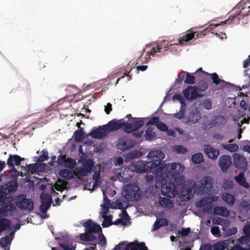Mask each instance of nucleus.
<instances>
[{
	"label": "nucleus",
	"mask_w": 250,
	"mask_h": 250,
	"mask_svg": "<svg viewBox=\"0 0 250 250\" xmlns=\"http://www.w3.org/2000/svg\"><path fill=\"white\" fill-rule=\"evenodd\" d=\"M211 232L213 235H218L220 234V231L218 227L214 226L211 228Z\"/></svg>",
	"instance_id": "61"
},
{
	"label": "nucleus",
	"mask_w": 250,
	"mask_h": 250,
	"mask_svg": "<svg viewBox=\"0 0 250 250\" xmlns=\"http://www.w3.org/2000/svg\"><path fill=\"white\" fill-rule=\"evenodd\" d=\"M42 152V154L39 156L38 159L39 162H44L49 158L48 152L46 150L43 149Z\"/></svg>",
	"instance_id": "43"
},
{
	"label": "nucleus",
	"mask_w": 250,
	"mask_h": 250,
	"mask_svg": "<svg viewBox=\"0 0 250 250\" xmlns=\"http://www.w3.org/2000/svg\"><path fill=\"white\" fill-rule=\"evenodd\" d=\"M160 120L159 118L156 116L150 118L149 121L147 123L146 125L148 126L149 125H156L158 124L159 123Z\"/></svg>",
	"instance_id": "45"
},
{
	"label": "nucleus",
	"mask_w": 250,
	"mask_h": 250,
	"mask_svg": "<svg viewBox=\"0 0 250 250\" xmlns=\"http://www.w3.org/2000/svg\"><path fill=\"white\" fill-rule=\"evenodd\" d=\"M123 250H136L135 243H130L125 247V249Z\"/></svg>",
	"instance_id": "58"
},
{
	"label": "nucleus",
	"mask_w": 250,
	"mask_h": 250,
	"mask_svg": "<svg viewBox=\"0 0 250 250\" xmlns=\"http://www.w3.org/2000/svg\"><path fill=\"white\" fill-rule=\"evenodd\" d=\"M14 163L13 155L10 154L7 160V165L9 167L11 172H14L16 174H19V172L15 167Z\"/></svg>",
	"instance_id": "32"
},
{
	"label": "nucleus",
	"mask_w": 250,
	"mask_h": 250,
	"mask_svg": "<svg viewBox=\"0 0 250 250\" xmlns=\"http://www.w3.org/2000/svg\"><path fill=\"white\" fill-rule=\"evenodd\" d=\"M100 177V172L98 170L95 171L93 174V179L95 180V182L93 185V188H95V186L97 185L96 181L99 179Z\"/></svg>",
	"instance_id": "50"
},
{
	"label": "nucleus",
	"mask_w": 250,
	"mask_h": 250,
	"mask_svg": "<svg viewBox=\"0 0 250 250\" xmlns=\"http://www.w3.org/2000/svg\"><path fill=\"white\" fill-rule=\"evenodd\" d=\"M157 174L155 175L156 181H167L169 180L175 182L178 185H181L184 180L182 175L185 167L179 163H174L164 165L163 160L159 165Z\"/></svg>",
	"instance_id": "1"
},
{
	"label": "nucleus",
	"mask_w": 250,
	"mask_h": 250,
	"mask_svg": "<svg viewBox=\"0 0 250 250\" xmlns=\"http://www.w3.org/2000/svg\"><path fill=\"white\" fill-rule=\"evenodd\" d=\"M135 247H136V250H148L144 242L135 243Z\"/></svg>",
	"instance_id": "51"
},
{
	"label": "nucleus",
	"mask_w": 250,
	"mask_h": 250,
	"mask_svg": "<svg viewBox=\"0 0 250 250\" xmlns=\"http://www.w3.org/2000/svg\"><path fill=\"white\" fill-rule=\"evenodd\" d=\"M227 247V244L223 241H220L213 245V250H225Z\"/></svg>",
	"instance_id": "39"
},
{
	"label": "nucleus",
	"mask_w": 250,
	"mask_h": 250,
	"mask_svg": "<svg viewBox=\"0 0 250 250\" xmlns=\"http://www.w3.org/2000/svg\"><path fill=\"white\" fill-rule=\"evenodd\" d=\"M173 100H177L179 101V102L181 103L182 104H185V100L184 99V98L180 95V94H175L173 96Z\"/></svg>",
	"instance_id": "57"
},
{
	"label": "nucleus",
	"mask_w": 250,
	"mask_h": 250,
	"mask_svg": "<svg viewBox=\"0 0 250 250\" xmlns=\"http://www.w3.org/2000/svg\"><path fill=\"white\" fill-rule=\"evenodd\" d=\"M15 204L21 209L32 211L34 209V204L30 199H27L25 194H20L17 197Z\"/></svg>",
	"instance_id": "10"
},
{
	"label": "nucleus",
	"mask_w": 250,
	"mask_h": 250,
	"mask_svg": "<svg viewBox=\"0 0 250 250\" xmlns=\"http://www.w3.org/2000/svg\"><path fill=\"white\" fill-rule=\"evenodd\" d=\"M93 232H88L86 231L85 232L82 233L80 235V239L82 241L86 242L91 241L96 239L97 237L93 235Z\"/></svg>",
	"instance_id": "26"
},
{
	"label": "nucleus",
	"mask_w": 250,
	"mask_h": 250,
	"mask_svg": "<svg viewBox=\"0 0 250 250\" xmlns=\"http://www.w3.org/2000/svg\"><path fill=\"white\" fill-rule=\"evenodd\" d=\"M159 204L164 208H171L173 207V202L169 199L166 198H160Z\"/></svg>",
	"instance_id": "28"
},
{
	"label": "nucleus",
	"mask_w": 250,
	"mask_h": 250,
	"mask_svg": "<svg viewBox=\"0 0 250 250\" xmlns=\"http://www.w3.org/2000/svg\"><path fill=\"white\" fill-rule=\"evenodd\" d=\"M133 172V170L129 167H125L121 169L118 173V179L123 183H127L131 179Z\"/></svg>",
	"instance_id": "16"
},
{
	"label": "nucleus",
	"mask_w": 250,
	"mask_h": 250,
	"mask_svg": "<svg viewBox=\"0 0 250 250\" xmlns=\"http://www.w3.org/2000/svg\"><path fill=\"white\" fill-rule=\"evenodd\" d=\"M16 209L14 198L11 195L7 197L4 193L0 192V216L7 217Z\"/></svg>",
	"instance_id": "4"
},
{
	"label": "nucleus",
	"mask_w": 250,
	"mask_h": 250,
	"mask_svg": "<svg viewBox=\"0 0 250 250\" xmlns=\"http://www.w3.org/2000/svg\"><path fill=\"white\" fill-rule=\"evenodd\" d=\"M157 220L159 221L161 227L167 226L168 225V221L165 218L157 219Z\"/></svg>",
	"instance_id": "62"
},
{
	"label": "nucleus",
	"mask_w": 250,
	"mask_h": 250,
	"mask_svg": "<svg viewBox=\"0 0 250 250\" xmlns=\"http://www.w3.org/2000/svg\"><path fill=\"white\" fill-rule=\"evenodd\" d=\"M190 232V229L187 228L186 229L183 228L182 230L178 231V233L181 236H187Z\"/></svg>",
	"instance_id": "53"
},
{
	"label": "nucleus",
	"mask_w": 250,
	"mask_h": 250,
	"mask_svg": "<svg viewBox=\"0 0 250 250\" xmlns=\"http://www.w3.org/2000/svg\"><path fill=\"white\" fill-rule=\"evenodd\" d=\"M229 210L228 209L223 207L217 206L215 207L213 210V214L215 215H220L226 217L229 214Z\"/></svg>",
	"instance_id": "23"
},
{
	"label": "nucleus",
	"mask_w": 250,
	"mask_h": 250,
	"mask_svg": "<svg viewBox=\"0 0 250 250\" xmlns=\"http://www.w3.org/2000/svg\"><path fill=\"white\" fill-rule=\"evenodd\" d=\"M175 151L179 154H185L188 151L187 149L183 146L178 145L176 146Z\"/></svg>",
	"instance_id": "46"
},
{
	"label": "nucleus",
	"mask_w": 250,
	"mask_h": 250,
	"mask_svg": "<svg viewBox=\"0 0 250 250\" xmlns=\"http://www.w3.org/2000/svg\"><path fill=\"white\" fill-rule=\"evenodd\" d=\"M140 189L138 185L132 184L126 185L125 189V197L130 201H137L140 198Z\"/></svg>",
	"instance_id": "9"
},
{
	"label": "nucleus",
	"mask_w": 250,
	"mask_h": 250,
	"mask_svg": "<svg viewBox=\"0 0 250 250\" xmlns=\"http://www.w3.org/2000/svg\"><path fill=\"white\" fill-rule=\"evenodd\" d=\"M250 239V236L244 235L240 237L237 240V242L241 244L244 245L247 244Z\"/></svg>",
	"instance_id": "44"
},
{
	"label": "nucleus",
	"mask_w": 250,
	"mask_h": 250,
	"mask_svg": "<svg viewBox=\"0 0 250 250\" xmlns=\"http://www.w3.org/2000/svg\"><path fill=\"white\" fill-rule=\"evenodd\" d=\"M94 166V162L91 159H84L82 161V167H77L74 174L78 177L86 176L88 173H91L93 171Z\"/></svg>",
	"instance_id": "7"
},
{
	"label": "nucleus",
	"mask_w": 250,
	"mask_h": 250,
	"mask_svg": "<svg viewBox=\"0 0 250 250\" xmlns=\"http://www.w3.org/2000/svg\"><path fill=\"white\" fill-rule=\"evenodd\" d=\"M208 75L210 76V78L212 80V83L215 84L217 85L220 83L222 84L226 83L224 80H221L219 78L218 75L216 73H208Z\"/></svg>",
	"instance_id": "35"
},
{
	"label": "nucleus",
	"mask_w": 250,
	"mask_h": 250,
	"mask_svg": "<svg viewBox=\"0 0 250 250\" xmlns=\"http://www.w3.org/2000/svg\"><path fill=\"white\" fill-rule=\"evenodd\" d=\"M133 121H131V123L125 122V126L124 128V131L127 133H130L134 131H137L144 124V121L142 119H136L133 118Z\"/></svg>",
	"instance_id": "11"
},
{
	"label": "nucleus",
	"mask_w": 250,
	"mask_h": 250,
	"mask_svg": "<svg viewBox=\"0 0 250 250\" xmlns=\"http://www.w3.org/2000/svg\"><path fill=\"white\" fill-rule=\"evenodd\" d=\"M208 88V84L207 82L201 81L199 83V87L197 86H188L182 92L184 97L187 100H194L200 97L201 95L198 93V90L204 92Z\"/></svg>",
	"instance_id": "5"
},
{
	"label": "nucleus",
	"mask_w": 250,
	"mask_h": 250,
	"mask_svg": "<svg viewBox=\"0 0 250 250\" xmlns=\"http://www.w3.org/2000/svg\"><path fill=\"white\" fill-rule=\"evenodd\" d=\"M134 145V143L131 140L123 138L119 140L117 146L119 149L125 151L130 149Z\"/></svg>",
	"instance_id": "20"
},
{
	"label": "nucleus",
	"mask_w": 250,
	"mask_h": 250,
	"mask_svg": "<svg viewBox=\"0 0 250 250\" xmlns=\"http://www.w3.org/2000/svg\"><path fill=\"white\" fill-rule=\"evenodd\" d=\"M66 155H60L58 156V160H57V163L59 166H62L64 165L65 162L66 160Z\"/></svg>",
	"instance_id": "49"
},
{
	"label": "nucleus",
	"mask_w": 250,
	"mask_h": 250,
	"mask_svg": "<svg viewBox=\"0 0 250 250\" xmlns=\"http://www.w3.org/2000/svg\"><path fill=\"white\" fill-rule=\"evenodd\" d=\"M203 106L206 109H210L212 107L211 101L210 99L205 100L203 101Z\"/></svg>",
	"instance_id": "48"
},
{
	"label": "nucleus",
	"mask_w": 250,
	"mask_h": 250,
	"mask_svg": "<svg viewBox=\"0 0 250 250\" xmlns=\"http://www.w3.org/2000/svg\"><path fill=\"white\" fill-rule=\"evenodd\" d=\"M207 204V201L205 199H201L196 203V206L198 208L204 207Z\"/></svg>",
	"instance_id": "60"
},
{
	"label": "nucleus",
	"mask_w": 250,
	"mask_h": 250,
	"mask_svg": "<svg viewBox=\"0 0 250 250\" xmlns=\"http://www.w3.org/2000/svg\"><path fill=\"white\" fill-rule=\"evenodd\" d=\"M84 132H83V129L80 128L78 130H76L73 135V138L75 142H80L83 138Z\"/></svg>",
	"instance_id": "34"
},
{
	"label": "nucleus",
	"mask_w": 250,
	"mask_h": 250,
	"mask_svg": "<svg viewBox=\"0 0 250 250\" xmlns=\"http://www.w3.org/2000/svg\"><path fill=\"white\" fill-rule=\"evenodd\" d=\"M60 176L66 180H71L73 178V174L71 171L67 169H62L59 171Z\"/></svg>",
	"instance_id": "30"
},
{
	"label": "nucleus",
	"mask_w": 250,
	"mask_h": 250,
	"mask_svg": "<svg viewBox=\"0 0 250 250\" xmlns=\"http://www.w3.org/2000/svg\"><path fill=\"white\" fill-rule=\"evenodd\" d=\"M158 181L161 184V193L163 195L172 198L178 194V186L180 185H178L175 182L169 180Z\"/></svg>",
	"instance_id": "6"
},
{
	"label": "nucleus",
	"mask_w": 250,
	"mask_h": 250,
	"mask_svg": "<svg viewBox=\"0 0 250 250\" xmlns=\"http://www.w3.org/2000/svg\"><path fill=\"white\" fill-rule=\"evenodd\" d=\"M13 157L15 165L16 166H20L22 161V158L18 155H13Z\"/></svg>",
	"instance_id": "55"
},
{
	"label": "nucleus",
	"mask_w": 250,
	"mask_h": 250,
	"mask_svg": "<svg viewBox=\"0 0 250 250\" xmlns=\"http://www.w3.org/2000/svg\"><path fill=\"white\" fill-rule=\"evenodd\" d=\"M156 126L158 129L162 131H166L168 128L167 125L162 122L159 123L158 124H157Z\"/></svg>",
	"instance_id": "54"
},
{
	"label": "nucleus",
	"mask_w": 250,
	"mask_h": 250,
	"mask_svg": "<svg viewBox=\"0 0 250 250\" xmlns=\"http://www.w3.org/2000/svg\"><path fill=\"white\" fill-rule=\"evenodd\" d=\"M191 160L194 164H201L204 161L203 154L200 153H196L192 156Z\"/></svg>",
	"instance_id": "33"
},
{
	"label": "nucleus",
	"mask_w": 250,
	"mask_h": 250,
	"mask_svg": "<svg viewBox=\"0 0 250 250\" xmlns=\"http://www.w3.org/2000/svg\"><path fill=\"white\" fill-rule=\"evenodd\" d=\"M233 164L236 167L239 169H245L247 167L246 159L240 154L234 153L233 155Z\"/></svg>",
	"instance_id": "18"
},
{
	"label": "nucleus",
	"mask_w": 250,
	"mask_h": 250,
	"mask_svg": "<svg viewBox=\"0 0 250 250\" xmlns=\"http://www.w3.org/2000/svg\"><path fill=\"white\" fill-rule=\"evenodd\" d=\"M201 118V115L198 111L190 112L188 117V124L192 125L197 123Z\"/></svg>",
	"instance_id": "22"
},
{
	"label": "nucleus",
	"mask_w": 250,
	"mask_h": 250,
	"mask_svg": "<svg viewBox=\"0 0 250 250\" xmlns=\"http://www.w3.org/2000/svg\"><path fill=\"white\" fill-rule=\"evenodd\" d=\"M150 161L145 163L144 161H139L133 164L134 171L139 173L146 172L155 173L157 174L158 167L161 163V161L165 158V154L160 150H153L149 152L147 155Z\"/></svg>",
	"instance_id": "2"
},
{
	"label": "nucleus",
	"mask_w": 250,
	"mask_h": 250,
	"mask_svg": "<svg viewBox=\"0 0 250 250\" xmlns=\"http://www.w3.org/2000/svg\"><path fill=\"white\" fill-rule=\"evenodd\" d=\"M236 181L241 186L245 188H249L250 186L248 182L246 181L245 178L244 177L243 174L240 173L237 177H235Z\"/></svg>",
	"instance_id": "29"
},
{
	"label": "nucleus",
	"mask_w": 250,
	"mask_h": 250,
	"mask_svg": "<svg viewBox=\"0 0 250 250\" xmlns=\"http://www.w3.org/2000/svg\"><path fill=\"white\" fill-rule=\"evenodd\" d=\"M155 133L153 132L150 127H148L146 131V138L148 140H152L155 138Z\"/></svg>",
	"instance_id": "41"
},
{
	"label": "nucleus",
	"mask_w": 250,
	"mask_h": 250,
	"mask_svg": "<svg viewBox=\"0 0 250 250\" xmlns=\"http://www.w3.org/2000/svg\"><path fill=\"white\" fill-rule=\"evenodd\" d=\"M213 188L212 178L210 176L204 177L196 186V190L200 194L208 193Z\"/></svg>",
	"instance_id": "8"
},
{
	"label": "nucleus",
	"mask_w": 250,
	"mask_h": 250,
	"mask_svg": "<svg viewBox=\"0 0 250 250\" xmlns=\"http://www.w3.org/2000/svg\"><path fill=\"white\" fill-rule=\"evenodd\" d=\"M244 235L250 236V221L248 224L245 225L243 228Z\"/></svg>",
	"instance_id": "56"
},
{
	"label": "nucleus",
	"mask_w": 250,
	"mask_h": 250,
	"mask_svg": "<svg viewBox=\"0 0 250 250\" xmlns=\"http://www.w3.org/2000/svg\"><path fill=\"white\" fill-rule=\"evenodd\" d=\"M222 199L229 205H233L235 202V198L233 195L229 193H223L222 195Z\"/></svg>",
	"instance_id": "27"
},
{
	"label": "nucleus",
	"mask_w": 250,
	"mask_h": 250,
	"mask_svg": "<svg viewBox=\"0 0 250 250\" xmlns=\"http://www.w3.org/2000/svg\"><path fill=\"white\" fill-rule=\"evenodd\" d=\"M227 122L226 118L223 116H218L216 117L214 124L216 126H220L224 125Z\"/></svg>",
	"instance_id": "37"
},
{
	"label": "nucleus",
	"mask_w": 250,
	"mask_h": 250,
	"mask_svg": "<svg viewBox=\"0 0 250 250\" xmlns=\"http://www.w3.org/2000/svg\"><path fill=\"white\" fill-rule=\"evenodd\" d=\"M142 154L139 151L133 150L126 154L125 157L126 162H128L134 159L138 158L141 156Z\"/></svg>",
	"instance_id": "25"
},
{
	"label": "nucleus",
	"mask_w": 250,
	"mask_h": 250,
	"mask_svg": "<svg viewBox=\"0 0 250 250\" xmlns=\"http://www.w3.org/2000/svg\"><path fill=\"white\" fill-rule=\"evenodd\" d=\"M112 216L109 215V216H106L104 217V222L102 223V225L103 228H106L112 225Z\"/></svg>",
	"instance_id": "38"
},
{
	"label": "nucleus",
	"mask_w": 250,
	"mask_h": 250,
	"mask_svg": "<svg viewBox=\"0 0 250 250\" xmlns=\"http://www.w3.org/2000/svg\"><path fill=\"white\" fill-rule=\"evenodd\" d=\"M83 226L85 227L86 231L88 232H93L94 233H102V229L100 226L94 223L90 219L83 224Z\"/></svg>",
	"instance_id": "17"
},
{
	"label": "nucleus",
	"mask_w": 250,
	"mask_h": 250,
	"mask_svg": "<svg viewBox=\"0 0 250 250\" xmlns=\"http://www.w3.org/2000/svg\"><path fill=\"white\" fill-rule=\"evenodd\" d=\"M185 83L188 84H193L195 83V76L188 72L186 74Z\"/></svg>",
	"instance_id": "42"
},
{
	"label": "nucleus",
	"mask_w": 250,
	"mask_h": 250,
	"mask_svg": "<svg viewBox=\"0 0 250 250\" xmlns=\"http://www.w3.org/2000/svg\"><path fill=\"white\" fill-rule=\"evenodd\" d=\"M11 222L10 220L5 218H0V233L9 229L11 226Z\"/></svg>",
	"instance_id": "24"
},
{
	"label": "nucleus",
	"mask_w": 250,
	"mask_h": 250,
	"mask_svg": "<svg viewBox=\"0 0 250 250\" xmlns=\"http://www.w3.org/2000/svg\"><path fill=\"white\" fill-rule=\"evenodd\" d=\"M248 97L246 96L245 99H243L240 101V107L244 110H246L248 107Z\"/></svg>",
	"instance_id": "47"
},
{
	"label": "nucleus",
	"mask_w": 250,
	"mask_h": 250,
	"mask_svg": "<svg viewBox=\"0 0 250 250\" xmlns=\"http://www.w3.org/2000/svg\"><path fill=\"white\" fill-rule=\"evenodd\" d=\"M204 152L209 159L213 160H216L219 154V150L210 145L205 146Z\"/></svg>",
	"instance_id": "21"
},
{
	"label": "nucleus",
	"mask_w": 250,
	"mask_h": 250,
	"mask_svg": "<svg viewBox=\"0 0 250 250\" xmlns=\"http://www.w3.org/2000/svg\"><path fill=\"white\" fill-rule=\"evenodd\" d=\"M99 238L100 239V244L102 246H104L106 244V241L105 237L103 234V233H99Z\"/></svg>",
	"instance_id": "63"
},
{
	"label": "nucleus",
	"mask_w": 250,
	"mask_h": 250,
	"mask_svg": "<svg viewBox=\"0 0 250 250\" xmlns=\"http://www.w3.org/2000/svg\"><path fill=\"white\" fill-rule=\"evenodd\" d=\"M212 210V207L211 205L205 206L203 208V211L205 213H210Z\"/></svg>",
	"instance_id": "64"
},
{
	"label": "nucleus",
	"mask_w": 250,
	"mask_h": 250,
	"mask_svg": "<svg viewBox=\"0 0 250 250\" xmlns=\"http://www.w3.org/2000/svg\"><path fill=\"white\" fill-rule=\"evenodd\" d=\"M106 125L108 133L117 130L125 126V122L124 119H113L109 121Z\"/></svg>",
	"instance_id": "15"
},
{
	"label": "nucleus",
	"mask_w": 250,
	"mask_h": 250,
	"mask_svg": "<svg viewBox=\"0 0 250 250\" xmlns=\"http://www.w3.org/2000/svg\"><path fill=\"white\" fill-rule=\"evenodd\" d=\"M222 147L230 152L237 151L239 149V146L236 144H222Z\"/></svg>",
	"instance_id": "31"
},
{
	"label": "nucleus",
	"mask_w": 250,
	"mask_h": 250,
	"mask_svg": "<svg viewBox=\"0 0 250 250\" xmlns=\"http://www.w3.org/2000/svg\"><path fill=\"white\" fill-rule=\"evenodd\" d=\"M108 129L106 125L99 126L98 127H94L88 134L95 139H102L107 136L108 134Z\"/></svg>",
	"instance_id": "13"
},
{
	"label": "nucleus",
	"mask_w": 250,
	"mask_h": 250,
	"mask_svg": "<svg viewBox=\"0 0 250 250\" xmlns=\"http://www.w3.org/2000/svg\"><path fill=\"white\" fill-rule=\"evenodd\" d=\"M10 243L11 240L8 236L2 237L0 238V245L4 250H9V248L8 246Z\"/></svg>",
	"instance_id": "36"
},
{
	"label": "nucleus",
	"mask_w": 250,
	"mask_h": 250,
	"mask_svg": "<svg viewBox=\"0 0 250 250\" xmlns=\"http://www.w3.org/2000/svg\"><path fill=\"white\" fill-rule=\"evenodd\" d=\"M235 18L236 16L231 15L227 20L224 21H221L219 22V23L210 24L208 27H206L202 31L191 32L189 30V33L186 34L185 35L182 36V37L179 38L178 42L180 44H184L185 42L189 41L194 38L196 39L199 37H201V36L205 35L207 34V33L209 32L211 30L213 29L214 27H216L218 26L222 25L223 24L231 23Z\"/></svg>",
	"instance_id": "3"
},
{
	"label": "nucleus",
	"mask_w": 250,
	"mask_h": 250,
	"mask_svg": "<svg viewBox=\"0 0 250 250\" xmlns=\"http://www.w3.org/2000/svg\"><path fill=\"white\" fill-rule=\"evenodd\" d=\"M184 111L181 109L179 112L174 114L173 117L178 119H181L184 117Z\"/></svg>",
	"instance_id": "59"
},
{
	"label": "nucleus",
	"mask_w": 250,
	"mask_h": 250,
	"mask_svg": "<svg viewBox=\"0 0 250 250\" xmlns=\"http://www.w3.org/2000/svg\"><path fill=\"white\" fill-rule=\"evenodd\" d=\"M186 72L184 71H182L178 75L177 79H176V82L178 83H181L183 82V80L185 77Z\"/></svg>",
	"instance_id": "52"
},
{
	"label": "nucleus",
	"mask_w": 250,
	"mask_h": 250,
	"mask_svg": "<svg viewBox=\"0 0 250 250\" xmlns=\"http://www.w3.org/2000/svg\"><path fill=\"white\" fill-rule=\"evenodd\" d=\"M76 164V161L71 158L66 159L64 167L69 169H72Z\"/></svg>",
	"instance_id": "40"
},
{
	"label": "nucleus",
	"mask_w": 250,
	"mask_h": 250,
	"mask_svg": "<svg viewBox=\"0 0 250 250\" xmlns=\"http://www.w3.org/2000/svg\"><path fill=\"white\" fill-rule=\"evenodd\" d=\"M41 205L39 208L42 213H45L51 207L53 200L51 195L48 193H42L41 195Z\"/></svg>",
	"instance_id": "12"
},
{
	"label": "nucleus",
	"mask_w": 250,
	"mask_h": 250,
	"mask_svg": "<svg viewBox=\"0 0 250 250\" xmlns=\"http://www.w3.org/2000/svg\"><path fill=\"white\" fill-rule=\"evenodd\" d=\"M168 44H165L163 47L161 44H157L155 46L152 47L149 51L147 52L146 56V59H149L150 56L154 57L155 56L159 57L162 54H164L168 50Z\"/></svg>",
	"instance_id": "14"
},
{
	"label": "nucleus",
	"mask_w": 250,
	"mask_h": 250,
	"mask_svg": "<svg viewBox=\"0 0 250 250\" xmlns=\"http://www.w3.org/2000/svg\"><path fill=\"white\" fill-rule=\"evenodd\" d=\"M219 163L222 170L224 172H226L232 164L231 157L226 155L221 156L219 159Z\"/></svg>",
	"instance_id": "19"
}]
</instances>
